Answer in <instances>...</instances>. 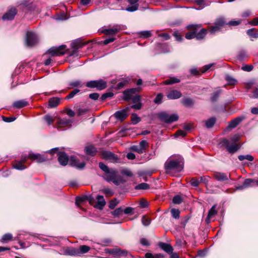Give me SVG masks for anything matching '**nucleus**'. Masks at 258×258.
Returning <instances> with one entry per match:
<instances>
[{"instance_id":"nucleus-30","label":"nucleus","mask_w":258,"mask_h":258,"mask_svg":"<svg viewBox=\"0 0 258 258\" xmlns=\"http://www.w3.org/2000/svg\"><path fill=\"white\" fill-rule=\"evenodd\" d=\"M77 249L79 252V256H80L83 254L88 252L91 249V248L89 246L83 245H81Z\"/></svg>"},{"instance_id":"nucleus-44","label":"nucleus","mask_w":258,"mask_h":258,"mask_svg":"<svg viewBox=\"0 0 258 258\" xmlns=\"http://www.w3.org/2000/svg\"><path fill=\"white\" fill-rule=\"evenodd\" d=\"M172 216L175 219H179L180 217V211L178 209H172L171 210Z\"/></svg>"},{"instance_id":"nucleus-2","label":"nucleus","mask_w":258,"mask_h":258,"mask_svg":"<svg viewBox=\"0 0 258 258\" xmlns=\"http://www.w3.org/2000/svg\"><path fill=\"white\" fill-rule=\"evenodd\" d=\"M224 146L227 151L230 154L236 153L240 148V145L236 143H232L226 139H223L220 143Z\"/></svg>"},{"instance_id":"nucleus-9","label":"nucleus","mask_w":258,"mask_h":258,"mask_svg":"<svg viewBox=\"0 0 258 258\" xmlns=\"http://www.w3.org/2000/svg\"><path fill=\"white\" fill-rule=\"evenodd\" d=\"M102 158L105 160H109L112 162H118V157L112 152L108 151H103L101 152Z\"/></svg>"},{"instance_id":"nucleus-51","label":"nucleus","mask_w":258,"mask_h":258,"mask_svg":"<svg viewBox=\"0 0 258 258\" xmlns=\"http://www.w3.org/2000/svg\"><path fill=\"white\" fill-rule=\"evenodd\" d=\"M248 55L246 53V52L244 50H241L239 52L238 55V58L240 60H242L244 59L245 58L247 57Z\"/></svg>"},{"instance_id":"nucleus-18","label":"nucleus","mask_w":258,"mask_h":258,"mask_svg":"<svg viewBox=\"0 0 258 258\" xmlns=\"http://www.w3.org/2000/svg\"><path fill=\"white\" fill-rule=\"evenodd\" d=\"M243 119L244 117H238L235 118L234 119L231 120L229 122V124L225 131L235 128L243 120Z\"/></svg>"},{"instance_id":"nucleus-36","label":"nucleus","mask_w":258,"mask_h":258,"mask_svg":"<svg viewBox=\"0 0 258 258\" xmlns=\"http://www.w3.org/2000/svg\"><path fill=\"white\" fill-rule=\"evenodd\" d=\"M221 89H218L215 92H214L211 97V100L212 102H216L219 96V95L221 93Z\"/></svg>"},{"instance_id":"nucleus-33","label":"nucleus","mask_w":258,"mask_h":258,"mask_svg":"<svg viewBox=\"0 0 258 258\" xmlns=\"http://www.w3.org/2000/svg\"><path fill=\"white\" fill-rule=\"evenodd\" d=\"M181 102L186 107H190L194 104V101L189 98H184L181 100Z\"/></svg>"},{"instance_id":"nucleus-15","label":"nucleus","mask_w":258,"mask_h":258,"mask_svg":"<svg viewBox=\"0 0 258 258\" xmlns=\"http://www.w3.org/2000/svg\"><path fill=\"white\" fill-rule=\"evenodd\" d=\"M121 25H114L111 28L103 30L102 32L106 35L115 34L121 30Z\"/></svg>"},{"instance_id":"nucleus-46","label":"nucleus","mask_w":258,"mask_h":258,"mask_svg":"<svg viewBox=\"0 0 258 258\" xmlns=\"http://www.w3.org/2000/svg\"><path fill=\"white\" fill-rule=\"evenodd\" d=\"M225 79L229 85H235L237 83V81L229 75H227Z\"/></svg>"},{"instance_id":"nucleus-31","label":"nucleus","mask_w":258,"mask_h":258,"mask_svg":"<svg viewBox=\"0 0 258 258\" xmlns=\"http://www.w3.org/2000/svg\"><path fill=\"white\" fill-rule=\"evenodd\" d=\"M60 102L59 98L56 97H53L49 99L48 101V104L50 107H55L57 106Z\"/></svg>"},{"instance_id":"nucleus-13","label":"nucleus","mask_w":258,"mask_h":258,"mask_svg":"<svg viewBox=\"0 0 258 258\" xmlns=\"http://www.w3.org/2000/svg\"><path fill=\"white\" fill-rule=\"evenodd\" d=\"M70 163L72 166L80 169L84 168L86 165L84 162H80L79 159L75 156H72L70 158Z\"/></svg>"},{"instance_id":"nucleus-8","label":"nucleus","mask_w":258,"mask_h":258,"mask_svg":"<svg viewBox=\"0 0 258 258\" xmlns=\"http://www.w3.org/2000/svg\"><path fill=\"white\" fill-rule=\"evenodd\" d=\"M66 45H61L58 47H53L48 50V53L52 56H60L65 53Z\"/></svg>"},{"instance_id":"nucleus-56","label":"nucleus","mask_w":258,"mask_h":258,"mask_svg":"<svg viewBox=\"0 0 258 258\" xmlns=\"http://www.w3.org/2000/svg\"><path fill=\"white\" fill-rule=\"evenodd\" d=\"M173 203L175 204H179L182 202V199L180 196H174L172 200Z\"/></svg>"},{"instance_id":"nucleus-29","label":"nucleus","mask_w":258,"mask_h":258,"mask_svg":"<svg viewBox=\"0 0 258 258\" xmlns=\"http://www.w3.org/2000/svg\"><path fill=\"white\" fill-rule=\"evenodd\" d=\"M28 105L27 101L25 100H18L14 102L13 106L16 108H21Z\"/></svg>"},{"instance_id":"nucleus-60","label":"nucleus","mask_w":258,"mask_h":258,"mask_svg":"<svg viewBox=\"0 0 258 258\" xmlns=\"http://www.w3.org/2000/svg\"><path fill=\"white\" fill-rule=\"evenodd\" d=\"M127 83L128 81L127 80L122 81L117 84L116 89H120L124 87Z\"/></svg>"},{"instance_id":"nucleus-11","label":"nucleus","mask_w":258,"mask_h":258,"mask_svg":"<svg viewBox=\"0 0 258 258\" xmlns=\"http://www.w3.org/2000/svg\"><path fill=\"white\" fill-rule=\"evenodd\" d=\"M148 146V144L147 142L145 140H143L140 142L139 145L133 146L132 147V150L139 154H142L144 153Z\"/></svg>"},{"instance_id":"nucleus-14","label":"nucleus","mask_w":258,"mask_h":258,"mask_svg":"<svg viewBox=\"0 0 258 258\" xmlns=\"http://www.w3.org/2000/svg\"><path fill=\"white\" fill-rule=\"evenodd\" d=\"M58 161L62 166H66L69 162V158L67 154L63 152H59L57 154Z\"/></svg>"},{"instance_id":"nucleus-59","label":"nucleus","mask_w":258,"mask_h":258,"mask_svg":"<svg viewBox=\"0 0 258 258\" xmlns=\"http://www.w3.org/2000/svg\"><path fill=\"white\" fill-rule=\"evenodd\" d=\"M163 98V95L161 93L158 94L156 98L154 99V102L156 104H160L162 102V100Z\"/></svg>"},{"instance_id":"nucleus-21","label":"nucleus","mask_w":258,"mask_h":258,"mask_svg":"<svg viewBox=\"0 0 258 258\" xmlns=\"http://www.w3.org/2000/svg\"><path fill=\"white\" fill-rule=\"evenodd\" d=\"M117 172L113 169H110L108 172L105 173L104 178L108 182H110L111 180H113L114 178L116 177Z\"/></svg>"},{"instance_id":"nucleus-54","label":"nucleus","mask_w":258,"mask_h":258,"mask_svg":"<svg viewBox=\"0 0 258 258\" xmlns=\"http://www.w3.org/2000/svg\"><path fill=\"white\" fill-rule=\"evenodd\" d=\"M88 111V110L87 108H79L77 109V113L79 116L85 114Z\"/></svg>"},{"instance_id":"nucleus-40","label":"nucleus","mask_w":258,"mask_h":258,"mask_svg":"<svg viewBox=\"0 0 258 258\" xmlns=\"http://www.w3.org/2000/svg\"><path fill=\"white\" fill-rule=\"evenodd\" d=\"M180 82V80L179 79L176 78H170L169 79H167L164 81V84L166 85H171L172 84L179 83Z\"/></svg>"},{"instance_id":"nucleus-48","label":"nucleus","mask_w":258,"mask_h":258,"mask_svg":"<svg viewBox=\"0 0 258 258\" xmlns=\"http://www.w3.org/2000/svg\"><path fill=\"white\" fill-rule=\"evenodd\" d=\"M195 2L198 5L202 7V8L209 5L207 0H196Z\"/></svg>"},{"instance_id":"nucleus-1","label":"nucleus","mask_w":258,"mask_h":258,"mask_svg":"<svg viewBox=\"0 0 258 258\" xmlns=\"http://www.w3.org/2000/svg\"><path fill=\"white\" fill-rule=\"evenodd\" d=\"M164 168L166 172L170 174L181 171L183 168V158L179 155L170 157L165 162Z\"/></svg>"},{"instance_id":"nucleus-63","label":"nucleus","mask_w":258,"mask_h":258,"mask_svg":"<svg viewBox=\"0 0 258 258\" xmlns=\"http://www.w3.org/2000/svg\"><path fill=\"white\" fill-rule=\"evenodd\" d=\"M123 212L125 214L132 215L134 213V209L132 207H128L123 210Z\"/></svg>"},{"instance_id":"nucleus-26","label":"nucleus","mask_w":258,"mask_h":258,"mask_svg":"<svg viewBox=\"0 0 258 258\" xmlns=\"http://www.w3.org/2000/svg\"><path fill=\"white\" fill-rule=\"evenodd\" d=\"M85 151L87 155L92 156H95L97 153V150L96 148L92 145L86 147L85 148Z\"/></svg>"},{"instance_id":"nucleus-62","label":"nucleus","mask_w":258,"mask_h":258,"mask_svg":"<svg viewBox=\"0 0 258 258\" xmlns=\"http://www.w3.org/2000/svg\"><path fill=\"white\" fill-rule=\"evenodd\" d=\"M253 67L252 65H244L242 67L241 69L246 72H250L252 70Z\"/></svg>"},{"instance_id":"nucleus-58","label":"nucleus","mask_w":258,"mask_h":258,"mask_svg":"<svg viewBox=\"0 0 258 258\" xmlns=\"http://www.w3.org/2000/svg\"><path fill=\"white\" fill-rule=\"evenodd\" d=\"M141 36L144 38H147L151 36V33L150 31H144L140 33Z\"/></svg>"},{"instance_id":"nucleus-28","label":"nucleus","mask_w":258,"mask_h":258,"mask_svg":"<svg viewBox=\"0 0 258 258\" xmlns=\"http://www.w3.org/2000/svg\"><path fill=\"white\" fill-rule=\"evenodd\" d=\"M207 32V30L204 28L201 29L199 32H198V31H196V38L198 40L204 39L205 37Z\"/></svg>"},{"instance_id":"nucleus-10","label":"nucleus","mask_w":258,"mask_h":258,"mask_svg":"<svg viewBox=\"0 0 258 258\" xmlns=\"http://www.w3.org/2000/svg\"><path fill=\"white\" fill-rule=\"evenodd\" d=\"M213 176L216 180L220 182L228 181L230 179H231L230 174H227V173L221 172H214Z\"/></svg>"},{"instance_id":"nucleus-32","label":"nucleus","mask_w":258,"mask_h":258,"mask_svg":"<svg viewBox=\"0 0 258 258\" xmlns=\"http://www.w3.org/2000/svg\"><path fill=\"white\" fill-rule=\"evenodd\" d=\"M216 119L214 117H212L205 121V126L207 128H210L212 127L215 124Z\"/></svg>"},{"instance_id":"nucleus-38","label":"nucleus","mask_w":258,"mask_h":258,"mask_svg":"<svg viewBox=\"0 0 258 258\" xmlns=\"http://www.w3.org/2000/svg\"><path fill=\"white\" fill-rule=\"evenodd\" d=\"M13 235L11 233H6L4 234L2 237V242H7L9 241H11L12 240Z\"/></svg>"},{"instance_id":"nucleus-16","label":"nucleus","mask_w":258,"mask_h":258,"mask_svg":"<svg viewBox=\"0 0 258 258\" xmlns=\"http://www.w3.org/2000/svg\"><path fill=\"white\" fill-rule=\"evenodd\" d=\"M255 185V179L247 178L244 180L243 184L236 187L237 189H243L251 186H254Z\"/></svg>"},{"instance_id":"nucleus-55","label":"nucleus","mask_w":258,"mask_h":258,"mask_svg":"<svg viewBox=\"0 0 258 258\" xmlns=\"http://www.w3.org/2000/svg\"><path fill=\"white\" fill-rule=\"evenodd\" d=\"M114 95V94L112 92H108V93H104L103 94L102 96H101V100L102 101H104L107 98H110V97H113Z\"/></svg>"},{"instance_id":"nucleus-27","label":"nucleus","mask_w":258,"mask_h":258,"mask_svg":"<svg viewBox=\"0 0 258 258\" xmlns=\"http://www.w3.org/2000/svg\"><path fill=\"white\" fill-rule=\"evenodd\" d=\"M115 257L117 258H121L122 257L126 256L128 254V252L124 249H121L119 248H116Z\"/></svg>"},{"instance_id":"nucleus-52","label":"nucleus","mask_w":258,"mask_h":258,"mask_svg":"<svg viewBox=\"0 0 258 258\" xmlns=\"http://www.w3.org/2000/svg\"><path fill=\"white\" fill-rule=\"evenodd\" d=\"M99 168L102 170L105 173L107 172H108V171L110 169L108 168V167L105 164H104L102 162H100L99 163Z\"/></svg>"},{"instance_id":"nucleus-53","label":"nucleus","mask_w":258,"mask_h":258,"mask_svg":"<svg viewBox=\"0 0 258 258\" xmlns=\"http://www.w3.org/2000/svg\"><path fill=\"white\" fill-rule=\"evenodd\" d=\"M44 119L48 125H50L54 121L52 117L49 115H46L44 116Z\"/></svg>"},{"instance_id":"nucleus-39","label":"nucleus","mask_w":258,"mask_h":258,"mask_svg":"<svg viewBox=\"0 0 258 258\" xmlns=\"http://www.w3.org/2000/svg\"><path fill=\"white\" fill-rule=\"evenodd\" d=\"M71 121L68 119H60L58 121V126L59 127L67 126L70 124Z\"/></svg>"},{"instance_id":"nucleus-41","label":"nucleus","mask_w":258,"mask_h":258,"mask_svg":"<svg viewBox=\"0 0 258 258\" xmlns=\"http://www.w3.org/2000/svg\"><path fill=\"white\" fill-rule=\"evenodd\" d=\"M238 158L240 161H243L244 160L246 159L248 161H252L254 159L253 157L252 156L248 154L246 155H239L238 156Z\"/></svg>"},{"instance_id":"nucleus-17","label":"nucleus","mask_w":258,"mask_h":258,"mask_svg":"<svg viewBox=\"0 0 258 258\" xmlns=\"http://www.w3.org/2000/svg\"><path fill=\"white\" fill-rule=\"evenodd\" d=\"M129 110V107H126L125 109L117 111L114 113V116L118 120L122 121L124 120L128 115L127 112Z\"/></svg>"},{"instance_id":"nucleus-20","label":"nucleus","mask_w":258,"mask_h":258,"mask_svg":"<svg viewBox=\"0 0 258 258\" xmlns=\"http://www.w3.org/2000/svg\"><path fill=\"white\" fill-rule=\"evenodd\" d=\"M17 14V10L15 8H11L3 16L2 18L4 20H13Z\"/></svg>"},{"instance_id":"nucleus-37","label":"nucleus","mask_w":258,"mask_h":258,"mask_svg":"<svg viewBox=\"0 0 258 258\" xmlns=\"http://www.w3.org/2000/svg\"><path fill=\"white\" fill-rule=\"evenodd\" d=\"M246 32L249 36L253 38L258 37V32L256 31V30L254 28L247 30Z\"/></svg>"},{"instance_id":"nucleus-5","label":"nucleus","mask_w":258,"mask_h":258,"mask_svg":"<svg viewBox=\"0 0 258 258\" xmlns=\"http://www.w3.org/2000/svg\"><path fill=\"white\" fill-rule=\"evenodd\" d=\"M38 37L35 33L32 31H27L26 32L25 43L27 46H34L38 43Z\"/></svg>"},{"instance_id":"nucleus-57","label":"nucleus","mask_w":258,"mask_h":258,"mask_svg":"<svg viewBox=\"0 0 258 258\" xmlns=\"http://www.w3.org/2000/svg\"><path fill=\"white\" fill-rule=\"evenodd\" d=\"M138 8H139V4H136V5H135L134 6L127 7L125 9V10L128 12H135V11H137L138 9Z\"/></svg>"},{"instance_id":"nucleus-35","label":"nucleus","mask_w":258,"mask_h":258,"mask_svg":"<svg viewBox=\"0 0 258 258\" xmlns=\"http://www.w3.org/2000/svg\"><path fill=\"white\" fill-rule=\"evenodd\" d=\"M146 258H164L165 255L162 253L152 254L151 253H146L145 254Z\"/></svg>"},{"instance_id":"nucleus-7","label":"nucleus","mask_w":258,"mask_h":258,"mask_svg":"<svg viewBox=\"0 0 258 258\" xmlns=\"http://www.w3.org/2000/svg\"><path fill=\"white\" fill-rule=\"evenodd\" d=\"M202 27L201 24H190L187 26V29L190 30L189 32L185 34V38L187 39H191L196 38V31H198Z\"/></svg>"},{"instance_id":"nucleus-24","label":"nucleus","mask_w":258,"mask_h":258,"mask_svg":"<svg viewBox=\"0 0 258 258\" xmlns=\"http://www.w3.org/2000/svg\"><path fill=\"white\" fill-rule=\"evenodd\" d=\"M182 94L180 92L177 90H172L169 92L167 95V97L169 99H176L180 98Z\"/></svg>"},{"instance_id":"nucleus-12","label":"nucleus","mask_w":258,"mask_h":258,"mask_svg":"<svg viewBox=\"0 0 258 258\" xmlns=\"http://www.w3.org/2000/svg\"><path fill=\"white\" fill-rule=\"evenodd\" d=\"M28 157L30 160L32 161L36 160V162L39 163L43 162L48 160V159L43 155L40 154H35L31 151L29 152Z\"/></svg>"},{"instance_id":"nucleus-42","label":"nucleus","mask_w":258,"mask_h":258,"mask_svg":"<svg viewBox=\"0 0 258 258\" xmlns=\"http://www.w3.org/2000/svg\"><path fill=\"white\" fill-rule=\"evenodd\" d=\"M131 120L134 124H136L141 121V118L136 113H133L131 116Z\"/></svg>"},{"instance_id":"nucleus-49","label":"nucleus","mask_w":258,"mask_h":258,"mask_svg":"<svg viewBox=\"0 0 258 258\" xmlns=\"http://www.w3.org/2000/svg\"><path fill=\"white\" fill-rule=\"evenodd\" d=\"M80 90L78 89H74L73 91H72L68 95H67L66 97V99H69L71 98H72L75 96V95H76L77 93H78Z\"/></svg>"},{"instance_id":"nucleus-34","label":"nucleus","mask_w":258,"mask_h":258,"mask_svg":"<svg viewBox=\"0 0 258 258\" xmlns=\"http://www.w3.org/2000/svg\"><path fill=\"white\" fill-rule=\"evenodd\" d=\"M13 167L19 170H23L27 168V167L24 165V163L20 161H15V163L13 165Z\"/></svg>"},{"instance_id":"nucleus-43","label":"nucleus","mask_w":258,"mask_h":258,"mask_svg":"<svg viewBox=\"0 0 258 258\" xmlns=\"http://www.w3.org/2000/svg\"><path fill=\"white\" fill-rule=\"evenodd\" d=\"M101 191L107 197H111L113 195L114 192L112 190L109 188H104Z\"/></svg>"},{"instance_id":"nucleus-22","label":"nucleus","mask_w":258,"mask_h":258,"mask_svg":"<svg viewBox=\"0 0 258 258\" xmlns=\"http://www.w3.org/2000/svg\"><path fill=\"white\" fill-rule=\"evenodd\" d=\"M158 245L162 250L168 254L172 253L173 251V247L168 243L160 242Z\"/></svg>"},{"instance_id":"nucleus-3","label":"nucleus","mask_w":258,"mask_h":258,"mask_svg":"<svg viewBox=\"0 0 258 258\" xmlns=\"http://www.w3.org/2000/svg\"><path fill=\"white\" fill-rule=\"evenodd\" d=\"M226 25V22L223 18H219L215 21L213 25L209 27V32L211 34H215V33L220 31L221 28Z\"/></svg>"},{"instance_id":"nucleus-61","label":"nucleus","mask_w":258,"mask_h":258,"mask_svg":"<svg viewBox=\"0 0 258 258\" xmlns=\"http://www.w3.org/2000/svg\"><path fill=\"white\" fill-rule=\"evenodd\" d=\"M121 173L122 174L126 175L128 177H132L133 175L132 171L128 169H123L121 171Z\"/></svg>"},{"instance_id":"nucleus-50","label":"nucleus","mask_w":258,"mask_h":258,"mask_svg":"<svg viewBox=\"0 0 258 258\" xmlns=\"http://www.w3.org/2000/svg\"><path fill=\"white\" fill-rule=\"evenodd\" d=\"M123 209L121 208H118L116 209L113 212L112 215L114 217H118L122 214Z\"/></svg>"},{"instance_id":"nucleus-45","label":"nucleus","mask_w":258,"mask_h":258,"mask_svg":"<svg viewBox=\"0 0 258 258\" xmlns=\"http://www.w3.org/2000/svg\"><path fill=\"white\" fill-rule=\"evenodd\" d=\"M135 188L136 189H147L149 188V185L146 183H141L136 185Z\"/></svg>"},{"instance_id":"nucleus-6","label":"nucleus","mask_w":258,"mask_h":258,"mask_svg":"<svg viewBox=\"0 0 258 258\" xmlns=\"http://www.w3.org/2000/svg\"><path fill=\"white\" fill-rule=\"evenodd\" d=\"M86 86L91 88H96L98 90H101L106 88L107 83L102 79L90 81L86 83Z\"/></svg>"},{"instance_id":"nucleus-25","label":"nucleus","mask_w":258,"mask_h":258,"mask_svg":"<svg viewBox=\"0 0 258 258\" xmlns=\"http://www.w3.org/2000/svg\"><path fill=\"white\" fill-rule=\"evenodd\" d=\"M66 255L71 256H79V252L77 248L74 247H67L64 250Z\"/></svg>"},{"instance_id":"nucleus-23","label":"nucleus","mask_w":258,"mask_h":258,"mask_svg":"<svg viewBox=\"0 0 258 258\" xmlns=\"http://www.w3.org/2000/svg\"><path fill=\"white\" fill-rule=\"evenodd\" d=\"M217 210H216V205H213L209 210L208 216L206 218V221L207 223L210 222V219L217 214Z\"/></svg>"},{"instance_id":"nucleus-19","label":"nucleus","mask_w":258,"mask_h":258,"mask_svg":"<svg viewBox=\"0 0 258 258\" xmlns=\"http://www.w3.org/2000/svg\"><path fill=\"white\" fill-rule=\"evenodd\" d=\"M97 203L94 207L100 210H102L106 205V202L103 196L98 195L96 197Z\"/></svg>"},{"instance_id":"nucleus-4","label":"nucleus","mask_w":258,"mask_h":258,"mask_svg":"<svg viewBox=\"0 0 258 258\" xmlns=\"http://www.w3.org/2000/svg\"><path fill=\"white\" fill-rule=\"evenodd\" d=\"M158 118L162 122L170 123L178 119L177 114H169L166 112H161L157 114Z\"/></svg>"},{"instance_id":"nucleus-47","label":"nucleus","mask_w":258,"mask_h":258,"mask_svg":"<svg viewBox=\"0 0 258 258\" xmlns=\"http://www.w3.org/2000/svg\"><path fill=\"white\" fill-rule=\"evenodd\" d=\"M133 97V96L131 94V93H130L128 90H126L123 92V100L128 101L130 99H132Z\"/></svg>"},{"instance_id":"nucleus-64","label":"nucleus","mask_w":258,"mask_h":258,"mask_svg":"<svg viewBox=\"0 0 258 258\" xmlns=\"http://www.w3.org/2000/svg\"><path fill=\"white\" fill-rule=\"evenodd\" d=\"M140 243L142 245L144 246H148L150 245V242L149 241L145 238H143L140 239Z\"/></svg>"}]
</instances>
